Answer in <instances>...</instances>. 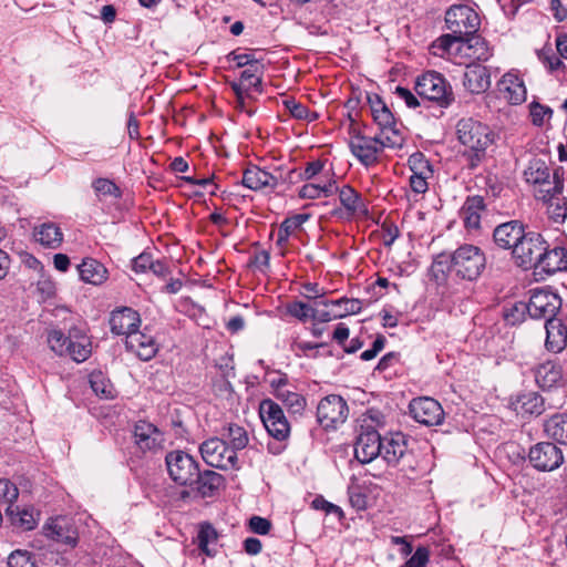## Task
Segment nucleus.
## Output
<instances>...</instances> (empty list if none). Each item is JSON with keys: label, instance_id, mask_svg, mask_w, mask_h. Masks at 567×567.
Returning <instances> with one entry per match:
<instances>
[{"label": "nucleus", "instance_id": "obj_59", "mask_svg": "<svg viewBox=\"0 0 567 567\" xmlns=\"http://www.w3.org/2000/svg\"><path fill=\"white\" fill-rule=\"evenodd\" d=\"M153 262V256L147 251H143L141 255L133 259V269L136 272H144L152 268Z\"/></svg>", "mask_w": 567, "mask_h": 567}, {"label": "nucleus", "instance_id": "obj_23", "mask_svg": "<svg viewBox=\"0 0 567 567\" xmlns=\"http://www.w3.org/2000/svg\"><path fill=\"white\" fill-rule=\"evenodd\" d=\"M534 374L536 383L544 390L561 386L567 382V374L563 371L561 365L554 361L539 364Z\"/></svg>", "mask_w": 567, "mask_h": 567}, {"label": "nucleus", "instance_id": "obj_21", "mask_svg": "<svg viewBox=\"0 0 567 567\" xmlns=\"http://www.w3.org/2000/svg\"><path fill=\"white\" fill-rule=\"evenodd\" d=\"M338 200V181L321 182V220L344 219V212Z\"/></svg>", "mask_w": 567, "mask_h": 567}, {"label": "nucleus", "instance_id": "obj_30", "mask_svg": "<svg viewBox=\"0 0 567 567\" xmlns=\"http://www.w3.org/2000/svg\"><path fill=\"white\" fill-rule=\"evenodd\" d=\"M6 515L12 526L22 530H32L39 520V512L32 506L20 508L19 506L9 505L6 508Z\"/></svg>", "mask_w": 567, "mask_h": 567}, {"label": "nucleus", "instance_id": "obj_26", "mask_svg": "<svg viewBox=\"0 0 567 567\" xmlns=\"http://www.w3.org/2000/svg\"><path fill=\"white\" fill-rule=\"evenodd\" d=\"M44 529L45 535L58 543L65 544L71 547L76 545V530L65 517L51 519V522L44 526Z\"/></svg>", "mask_w": 567, "mask_h": 567}, {"label": "nucleus", "instance_id": "obj_13", "mask_svg": "<svg viewBox=\"0 0 567 567\" xmlns=\"http://www.w3.org/2000/svg\"><path fill=\"white\" fill-rule=\"evenodd\" d=\"M528 458L536 470L550 472L563 464L564 454L554 443L540 442L530 447Z\"/></svg>", "mask_w": 567, "mask_h": 567}, {"label": "nucleus", "instance_id": "obj_43", "mask_svg": "<svg viewBox=\"0 0 567 567\" xmlns=\"http://www.w3.org/2000/svg\"><path fill=\"white\" fill-rule=\"evenodd\" d=\"M276 398L292 413H300L306 406L305 398L289 388L287 390H279V395Z\"/></svg>", "mask_w": 567, "mask_h": 567}, {"label": "nucleus", "instance_id": "obj_44", "mask_svg": "<svg viewBox=\"0 0 567 567\" xmlns=\"http://www.w3.org/2000/svg\"><path fill=\"white\" fill-rule=\"evenodd\" d=\"M526 181L540 186H548L550 184V173L544 163H536L525 172Z\"/></svg>", "mask_w": 567, "mask_h": 567}, {"label": "nucleus", "instance_id": "obj_58", "mask_svg": "<svg viewBox=\"0 0 567 567\" xmlns=\"http://www.w3.org/2000/svg\"><path fill=\"white\" fill-rule=\"evenodd\" d=\"M548 210L555 221H563L567 216V202L556 198L549 203Z\"/></svg>", "mask_w": 567, "mask_h": 567}, {"label": "nucleus", "instance_id": "obj_38", "mask_svg": "<svg viewBox=\"0 0 567 567\" xmlns=\"http://www.w3.org/2000/svg\"><path fill=\"white\" fill-rule=\"evenodd\" d=\"M33 236L37 243L51 248L59 247L63 241L61 229L53 223H45L34 228Z\"/></svg>", "mask_w": 567, "mask_h": 567}, {"label": "nucleus", "instance_id": "obj_62", "mask_svg": "<svg viewBox=\"0 0 567 567\" xmlns=\"http://www.w3.org/2000/svg\"><path fill=\"white\" fill-rule=\"evenodd\" d=\"M395 94L401 100H403L405 102V104L411 109H415L420 105L417 97L409 89L398 86L395 89Z\"/></svg>", "mask_w": 567, "mask_h": 567}, {"label": "nucleus", "instance_id": "obj_63", "mask_svg": "<svg viewBox=\"0 0 567 567\" xmlns=\"http://www.w3.org/2000/svg\"><path fill=\"white\" fill-rule=\"evenodd\" d=\"M227 59L229 61H234L236 62L237 66L238 68H247L249 66L250 64H255V60L251 58L250 54H247V53H240V54H237L236 52H230L228 55H227Z\"/></svg>", "mask_w": 567, "mask_h": 567}, {"label": "nucleus", "instance_id": "obj_37", "mask_svg": "<svg viewBox=\"0 0 567 567\" xmlns=\"http://www.w3.org/2000/svg\"><path fill=\"white\" fill-rule=\"evenodd\" d=\"M80 277L83 281L100 285L106 278L105 267L95 259H83L82 264L78 266Z\"/></svg>", "mask_w": 567, "mask_h": 567}, {"label": "nucleus", "instance_id": "obj_15", "mask_svg": "<svg viewBox=\"0 0 567 567\" xmlns=\"http://www.w3.org/2000/svg\"><path fill=\"white\" fill-rule=\"evenodd\" d=\"M382 436L372 426H361L354 444V456L362 463H371L382 452Z\"/></svg>", "mask_w": 567, "mask_h": 567}, {"label": "nucleus", "instance_id": "obj_36", "mask_svg": "<svg viewBox=\"0 0 567 567\" xmlns=\"http://www.w3.org/2000/svg\"><path fill=\"white\" fill-rule=\"evenodd\" d=\"M544 431L549 439L567 445V414L556 413L551 415L545 421Z\"/></svg>", "mask_w": 567, "mask_h": 567}, {"label": "nucleus", "instance_id": "obj_50", "mask_svg": "<svg viewBox=\"0 0 567 567\" xmlns=\"http://www.w3.org/2000/svg\"><path fill=\"white\" fill-rule=\"evenodd\" d=\"M93 188L97 195L101 196H120V188L107 178H97L93 182Z\"/></svg>", "mask_w": 567, "mask_h": 567}, {"label": "nucleus", "instance_id": "obj_28", "mask_svg": "<svg viewBox=\"0 0 567 567\" xmlns=\"http://www.w3.org/2000/svg\"><path fill=\"white\" fill-rule=\"evenodd\" d=\"M125 347L144 361L151 360L157 352V344L154 338L138 330L127 336Z\"/></svg>", "mask_w": 567, "mask_h": 567}, {"label": "nucleus", "instance_id": "obj_57", "mask_svg": "<svg viewBox=\"0 0 567 567\" xmlns=\"http://www.w3.org/2000/svg\"><path fill=\"white\" fill-rule=\"evenodd\" d=\"M373 118L375 123L379 125L380 130L396 124L394 116L388 106H381V109H375Z\"/></svg>", "mask_w": 567, "mask_h": 567}, {"label": "nucleus", "instance_id": "obj_1", "mask_svg": "<svg viewBox=\"0 0 567 567\" xmlns=\"http://www.w3.org/2000/svg\"><path fill=\"white\" fill-rule=\"evenodd\" d=\"M485 256L482 250H442L434 257L431 266V277L437 286H443L450 272L474 280L485 267Z\"/></svg>", "mask_w": 567, "mask_h": 567}, {"label": "nucleus", "instance_id": "obj_8", "mask_svg": "<svg viewBox=\"0 0 567 567\" xmlns=\"http://www.w3.org/2000/svg\"><path fill=\"white\" fill-rule=\"evenodd\" d=\"M169 477L183 486H193L198 475V463L183 451H172L165 457Z\"/></svg>", "mask_w": 567, "mask_h": 567}, {"label": "nucleus", "instance_id": "obj_25", "mask_svg": "<svg viewBox=\"0 0 567 567\" xmlns=\"http://www.w3.org/2000/svg\"><path fill=\"white\" fill-rule=\"evenodd\" d=\"M547 350L558 353L567 346V326L560 318H549L545 323Z\"/></svg>", "mask_w": 567, "mask_h": 567}, {"label": "nucleus", "instance_id": "obj_34", "mask_svg": "<svg viewBox=\"0 0 567 567\" xmlns=\"http://www.w3.org/2000/svg\"><path fill=\"white\" fill-rule=\"evenodd\" d=\"M243 184L252 190L275 188L278 185V178L261 168L250 167L244 172Z\"/></svg>", "mask_w": 567, "mask_h": 567}, {"label": "nucleus", "instance_id": "obj_40", "mask_svg": "<svg viewBox=\"0 0 567 567\" xmlns=\"http://www.w3.org/2000/svg\"><path fill=\"white\" fill-rule=\"evenodd\" d=\"M516 409L523 413L540 415L544 410V399L537 392H526L518 395Z\"/></svg>", "mask_w": 567, "mask_h": 567}, {"label": "nucleus", "instance_id": "obj_64", "mask_svg": "<svg viewBox=\"0 0 567 567\" xmlns=\"http://www.w3.org/2000/svg\"><path fill=\"white\" fill-rule=\"evenodd\" d=\"M244 548H245V551L248 554V555H258L261 549H262V544L261 542L256 538V537H248L245 539L244 542Z\"/></svg>", "mask_w": 567, "mask_h": 567}, {"label": "nucleus", "instance_id": "obj_11", "mask_svg": "<svg viewBox=\"0 0 567 567\" xmlns=\"http://www.w3.org/2000/svg\"><path fill=\"white\" fill-rule=\"evenodd\" d=\"M261 421L270 436L276 441H286L290 434V425L282 409L271 400H264L259 409Z\"/></svg>", "mask_w": 567, "mask_h": 567}, {"label": "nucleus", "instance_id": "obj_31", "mask_svg": "<svg viewBox=\"0 0 567 567\" xmlns=\"http://www.w3.org/2000/svg\"><path fill=\"white\" fill-rule=\"evenodd\" d=\"M317 298L308 297L306 301H293L287 305V312L303 323L311 322L312 332L317 334Z\"/></svg>", "mask_w": 567, "mask_h": 567}, {"label": "nucleus", "instance_id": "obj_42", "mask_svg": "<svg viewBox=\"0 0 567 567\" xmlns=\"http://www.w3.org/2000/svg\"><path fill=\"white\" fill-rule=\"evenodd\" d=\"M225 436L230 444L229 449L234 450L236 453L237 451L245 449L249 442L247 431L237 424H229Z\"/></svg>", "mask_w": 567, "mask_h": 567}, {"label": "nucleus", "instance_id": "obj_19", "mask_svg": "<svg viewBox=\"0 0 567 567\" xmlns=\"http://www.w3.org/2000/svg\"><path fill=\"white\" fill-rule=\"evenodd\" d=\"M111 331L117 336L135 333L141 324V318L136 310L130 307H122L113 310L110 316Z\"/></svg>", "mask_w": 567, "mask_h": 567}, {"label": "nucleus", "instance_id": "obj_7", "mask_svg": "<svg viewBox=\"0 0 567 567\" xmlns=\"http://www.w3.org/2000/svg\"><path fill=\"white\" fill-rule=\"evenodd\" d=\"M446 28L451 31L443 37L463 39L466 35L476 33L480 28V17L468 6H452L445 13Z\"/></svg>", "mask_w": 567, "mask_h": 567}, {"label": "nucleus", "instance_id": "obj_18", "mask_svg": "<svg viewBox=\"0 0 567 567\" xmlns=\"http://www.w3.org/2000/svg\"><path fill=\"white\" fill-rule=\"evenodd\" d=\"M134 443L142 452L161 449L165 437L163 432L154 424L146 421H138L133 430Z\"/></svg>", "mask_w": 567, "mask_h": 567}, {"label": "nucleus", "instance_id": "obj_47", "mask_svg": "<svg viewBox=\"0 0 567 567\" xmlns=\"http://www.w3.org/2000/svg\"><path fill=\"white\" fill-rule=\"evenodd\" d=\"M197 539L199 548L205 554L212 555V551L209 550L208 546L209 544L215 543L217 540V532L212 525L203 524L198 532Z\"/></svg>", "mask_w": 567, "mask_h": 567}, {"label": "nucleus", "instance_id": "obj_2", "mask_svg": "<svg viewBox=\"0 0 567 567\" xmlns=\"http://www.w3.org/2000/svg\"><path fill=\"white\" fill-rule=\"evenodd\" d=\"M433 54L447 56L455 63L464 64L467 60L487 61L492 56L491 49L485 39L475 33L463 39L440 37L432 44Z\"/></svg>", "mask_w": 567, "mask_h": 567}, {"label": "nucleus", "instance_id": "obj_45", "mask_svg": "<svg viewBox=\"0 0 567 567\" xmlns=\"http://www.w3.org/2000/svg\"><path fill=\"white\" fill-rule=\"evenodd\" d=\"M8 567H37L34 555L28 550L17 549L9 555Z\"/></svg>", "mask_w": 567, "mask_h": 567}, {"label": "nucleus", "instance_id": "obj_46", "mask_svg": "<svg viewBox=\"0 0 567 567\" xmlns=\"http://www.w3.org/2000/svg\"><path fill=\"white\" fill-rule=\"evenodd\" d=\"M285 105L290 114L299 120H308L309 122H313L318 118V113L316 111L308 110L301 103L296 102L295 100H286Z\"/></svg>", "mask_w": 567, "mask_h": 567}, {"label": "nucleus", "instance_id": "obj_4", "mask_svg": "<svg viewBox=\"0 0 567 567\" xmlns=\"http://www.w3.org/2000/svg\"><path fill=\"white\" fill-rule=\"evenodd\" d=\"M47 341L54 353L70 355L75 362L85 361L92 353L91 340L82 327H70L68 334L61 329L52 328L48 331Z\"/></svg>", "mask_w": 567, "mask_h": 567}, {"label": "nucleus", "instance_id": "obj_52", "mask_svg": "<svg viewBox=\"0 0 567 567\" xmlns=\"http://www.w3.org/2000/svg\"><path fill=\"white\" fill-rule=\"evenodd\" d=\"M269 254L268 250H259L248 261V267L255 271L266 272L269 267Z\"/></svg>", "mask_w": 567, "mask_h": 567}, {"label": "nucleus", "instance_id": "obj_24", "mask_svg": "<svg viewBox=\"0 0 567 567\" xmlns=\"http://www.w3.org/2000/svg\"><path fill=\"white\" fill-rule=\"evenodd\" d=\"M463 85L472 94H481L491 86V76L486 66L482 64H467Z\"/></svg>", "mask_w": 567, "mask_h": 567}, {"label": "nucleus", "instance_id": "obj_22", "mask_svg": "<svg viewBox=\"0 0 567 567\" xmlns=\"http://www.w3.org/2000/svg\"><path fill=\"white\" fill-rule=\"evenodd\" d=\"M260 70V63L255 62V64H250L241 72L239 82H233L230 84L240 107L244 106L245 96L251 89H255L256 91L259 90L261 85Z\"/></svg>", "mask_w": 567, "mask_h": 567}, {"label": "nucleus", "instance_id": "obj_20", "mask_svg": "<svg viewBox=\"0 0 567 567\" xmlns=\"http://www.w3.org/2000/svg\"><path fill=\"white\" fill-rule=\"evenodd\" d=\"M382 458L390 466H396L399 463L409 456L406 436L401 433H391L382 439Z\"/></svg>", "mask_w": 567, "mask_h": 567}, {"label": "nucleus", "instance_id": "obj_32", "mask_svg": "<svg viewBox=\"0 0 567 567\" xmlns=\"http://www.w3.org/2000/svg\"><path fill=\"white\" fill-rule=\"evenodd\" d=\"M310 217V213H300L291 217H287L278 230L277 244L281 245L289 238H298L301 240V234L303 231L302 225L308 221Z\"/></svg>", "mask_w": 567, "mask_h": 567}, {"label": "nucleus", "instance_id": "obj_49", "mask_svg": "<svg viewBox=\"0 0 567 567\" xmlns=\"http://www.w3.org/2000/svg\"><path fill=\"white\" fill-rule=\"evenodd\" d=\"M19 489L8 480H0V505H13L18 499Z\"/></svg>", "mask_w": 567, "mask_h": 567}, {"label": "nucleus", "instance_id": "obj_55", "mask_svg": "<svg viewBox=\"0 0 567 567\" xmlns=\"http://www.w3.org/2000/svg\"><path fill=\"white\" fill-rule=\"evenodd\" d=\"M553 114V111L551 109L547 107V106H544L539 103H532L530 105V116H532V121L535 125H543L544 122H545V117L548 116L550 117Z\"/></svg>", "mask_w": 567, "mask_h": 567}, {"label": "nucleus", "instance_id": "obj_27", "mask_svg": "<svg viewBox=\"0 0 567 567\" xmlns=\"http://www.w3.org/2000/svg\"><path fill=\"white\" fill-rule=\"evenodd\" d=\"M338 202L344 212V219L353 215H365L368 207L360 195L348 185L338 183Z\"/></svg>", "mask_w": 567, "mask_h": 567}, {"label": "nucleus", "instance_id": "obj_39", "mask_svg": "<svg viewBox=\"0 0 567 567\" xmlns=\"http://www.w3.org/2000/svg\"><path fill=\"white\" fill-rule=\"evenodd\" d=\"M375 137L380 144L381 151L384 148H400L404 143L403 134L396 124L381 128Z\"/></svg>", "mask_w": 567, "mask_h": 567}, {"label": "nucleus", "instance_id": "obj_16", "mask_svg": "<svg viewBox=\"0 0 567 567\" xmlns=\"http://www.w3.org/2000/svg\"><path fill=\"white\" fill-rule=\"evenodd\" d=\"M348 416V405L344 399L337 394H330L321 399V427L336 429Z\"/></svg>", "mask_w": 567, "mask_h": 567}, {"label": "nucleus", "instance_id": "obj_17", "mask_svg": "<svg viewBox=\"0 0 567 567\" xmlns=\"http://www.w3.org/2000/svg\"><path fill=\"white\" fill-rule=\"evenodd\" d=\"M362 309V302L358 299L339 298L330 300L321 293V321H330L348 315H354Z\"/></svg>", "mask_w": 567, "mask_h": 567}, {"label": "nucleus", "instance_id": "obj_60", "mask_svg": "<svg viewBox=\"0 0 567 567\" xmlns=\"http://www.w3.org/2000/svg\"><path fill=\"white\" fill-rule=\"evenodd\" d=\"M249 528L256 534L267 535L271 528V523L267 518L252 516L249 519Z\"/></svg>", "mask_w": 567, "mask_h": 567}, {"label": "nucleus", "instance_id": "obj_53", "mask_svg": "<svg viewBox=\"0 0 567 567\" xmlns=\"http://www.w3.org/2000/svg\"><path fill=\"white\" fill-rule=\"evenodd\" d=\"M349 501L353 508L363 511L368 507L367 495L362 492L360 486L349 487Z\"/></svg>", "mask_w": 567, "mask_h": 567}, {"label": "nucleus", "instance_id": "obj_3", "mask_svg": "<svg viewBox=\"0 0 567 567\" xmlns=\"http://www.w3.org/2000/svg\"><path fill=\"white\" fill-rule=\"evenodd\" d=\"M456 134L460 143L466 147L464 156L470 168H476L486 156V150L494 143V133L485 124L471 117L457 122Z\"/></svg>", "mask_w": 567, "mask_h": 567}, {"label": "nucleus", "instance_id": "obj_29", "mask_svg": "<svg viewBox=\"0 0 567 567\" xmlns=\"http://www.w3.org/2000/svg\"><path fill=\"white\" fill-rule=\"evenodd\" d=\"M535 270L546 275L567 270V250H544L535 264Z\"/></svg>", "mask_w": 567, "mask_h": 567}, {"label": "nucleus", "instance_id": "obj_14", "mask_svg": "<svg viewBox=\"0 0 567 567\" xmlns=\"http://www.w3.org/2000/svg\"><path fill=\"white\" fill-rule=\"evenodd\" d=\"M411 416L426 426L440 425L444 420V411L439 401L422 396L413 399L409 404Z\"/></svg>", "mask_w": 567, "mask_h": 567}, {"label": "nucleus", "instance_id": "obj_9", "mask_svg": "<svg viewBox=\"0 0 567 567\" xmlns=\"http://www.w3.org/2000/svg\"><path fill=\"white\" fill-rule=\"evenodd\" d=\"M349 146L352 154L365 166L377 163L382 153L375 135L363 134L358 124L353 122L349 130Z\"/></svg>", "mask_w": 567, "mask_h": 567}, {"label": "nucleus", "instance_id": "obj_12", "mask_svg": "<svg viewBox=\"0 0 567 567\" xmlns=\"http://www.w3.org/2000/svg\"><path fill=\"white\" fill-rule=\"evenodd\" d=\"M527 306V313L533 319L554 318L561 307V300L558 295L543 289L536 288L530 291Z\"/></svg>", "mask_w": 567, "mask_h": 567}, {"label": "nucleus", "instance_id": "obj_61", "mask_svg": "<svg viewBox=\"0 0 567 567\" xmlns=\"http://www.w3.org/2000/svg\"><path fill=\"white\" fill-rule=\"evenodd\" d=\"M296 350L299 355L317 357L319 352V343L300 340L296 342Z\"/></svg>", "mask_w": 567, "mask_h": 567}, {"label": "nucleus", "instance_id": "obj_6", "mask_svg": "<svg viewBox=\"0 0 567 567\" xmlns=\"http://www.w3.org/2000/svg\"><path fill=\"white\" fill-rule=\"evenodd\" d=\"M416 94L424 100L436 102L446 107L453 101V92L446 80L437 72L431 71L422 74L415 82Z\"/></svg>", "mask_w": 567, "mask_h": 567}, {"label": "nucleus", "instance_id": "obj_5", "mask_svg": "<svg viewBox=\"0 0 567 567\" xmlns=\"http://www.w3.org/2000/svg\"><path fill=\"white\" fill-rule=\"evenodd\" d=\"M493 236L498 248H518L520 245L537 248L546 244L539 233H526L523 224L518 220L501 224L494 229Z\"/></svg>", "mask_w": 567, "mask_h": 567}, {"label": "nucleus", "instance_id": "obj_56", "mask_svg": "<svg viewBox=\"0 0 567 567\" xmlns=\"http://www.w3.org/2000/svg\"><path fill=\"white\" fill-rule=\"evenodd\" d=\"M512 258L518 267L524 269L535 268L533 250H511Z\"/></svg>", "mask_w": 567, "mask_h": 567}, {"label": "nucleus", "instance_id": "obj_41", "mask_svg": "<svg viewBox=\"0 0 567 567\" xmlns=\"http://www.w3.org/2000/svg\"><path fill=\"white\" fill-rule=\"evenodd\" d=\"M422 154H414L410 157L411 169L413 174L410 176L411 189L416 194H424L427 190L426 177L423 176L422 172H416L417 165L420 168L423 166Z\"/></svg>", "mask_w": 567, "mask_h": 567}, {"label": "nucleus", "instance_id": "obj_33", "mask_svg": "<svg viewBox=\"0 0 567 567\" xmlns=\"http://www.w3.org/2000/svg\"><path fill=\"white\" fill-rule=\"evenodd\" d=\"M224 483L225 478L219 473L210 470L204 472L198 470V475H196V480L193 485L196 486V491L203 497H212L224 485Z\"/></svg>", "mask_w": 567, "mask_h": 567}, {"label": "nucleus", "instance_id": "obj_54", "mask_svg": "<svg viewBox=\"0 0 567 567\" xmlns=\"http://www.w3.org/2000/svg\"><path fill=\"white\" fill-rule=\"evenodd\" d=\"M430 559V551L426 547L416 548L410 559L406 560L404 567H425Z\"/></svg>", "mask_w": 567, "mask_h": 567}, {"label": "nucleus", "instance_id": "obj_10", "mask_svg": "<svg viewBox=\"0 0 567 567\" xmlns=\"http://www.w3.org/2000/svg\"><path fill=\"white\" fill-rule=\"evenodd\" d=\"M199 450L203 460L209 466L223 470L237 468V453L229 449L226 441L212 437L203 442Z\"/></svg>", "mask_w": 567, "mask_h": 567}, {"label": "nucleus", "instance_id": "obj_48", "mask_svg": "<svg viewBox=\"0 0 567 567\" xmlns=\"http://www.w3.org/2000/svg\"><path fill=\"white\" fill-rule=\"evenodd\" d=\"M35 293L40 302H45L52 299L56 293V287L50 278H41L37 282Z\"/></svg>", "mask_w": 567, "mask_h": 567}, {"label": "nucleus", "instance_id": "obj_35", "mask_svg": "<svg viewBox=\"0 0 567 567\" xmlns=\"http://www.w3.org/2000/svg\"><path fill=\"white\" fill-rule=\"evenodd\" d=\"M502 91L512 104H520L526 100V87L523 81L514 74H505L501 81Z\"/></svg>", "mask_w": 567, "mask_h": 567}, {"label": "nucleus", "instance_id": "obj_51", "mask_svg": "<svg viewBox=\"0 0 567 567\" xmlns=\"http://www.w3.org/2000/svg\"><path fill=\"white\" fill-rule=\"evenodd\" d=\"M527 313V306L525 302H516L511 309L505 312V320L511 324L522 322Z\"/></svg>", "mask_w": 567, "mask_h": 567}]
</instances>
